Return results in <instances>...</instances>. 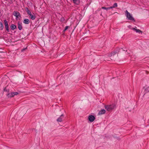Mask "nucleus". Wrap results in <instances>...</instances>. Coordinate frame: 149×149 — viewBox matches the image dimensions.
I'll list each match as a JSON object with an SVG mask.
<instances>
[{"instance_id": "nucleus-23", "label": "nucleus", "mask_w": 149, "mask_h": 149, "mask_svg": "<svg viewBox=\"0 0 149 149\" xmlns=\"http://www.w3.org/2000/svg\"><path fill=\"white\" fill-rule=\"evenodd\" d=\"M13 94L14 96L15 95H18L19 94V93H18L17 92H13Z\"/></svg>"}, {"instance_id": "nucleus-1", "label": "nucleus", "mask_w": 149, "mask_h": 149, "mask_svg": "<svg viewBox=\"0 0 149 149\" xmlns=\"http://www.w3.org/2000/svg\"><path fill=\"white\" fill-rule=\"evenodd\" d=\"M126 16L128 19L130 20L135 22L134 19L132 17V15L129 13L127 10L125 11Z\"/></svg>"}, {"instance_id": "nucleus-20", "label": "nucleus", "mask_w": 149, "mask_h": 149, "mask_svg": "<svg viewBox=\"0 0 149 149\" xmlns=\"http://www.w3.org/2000/svg\"><path fill=\"white\" fill-rule=\"evenodd\" d=\"M65 20V19L63 17H62L60 18V21L61 22H63Z\"/></svg>"}, {"instance_id": "nucleus-15", "label": "nucleus", "mask_w": 149, "mask_h": 149, "mask_svg": "<svg viewBox=\"0 0 149 149\" xmlns=\"http://www.w3.org/2000/svg\"><path fill=\"white\" fill-rule=\"evenodd\" d=\"M3 91L5 92H8V93L10 92L9 88H8V86H6L3 89Z\"/></svg>"}, {"instance_id": "nucleus-12", "label": "nucleus", "mask_w": 149, "mask_h": 149, "mask_svg": "<svg viewBox=\"0 0 149 149\" xmlns=\"http://www.w3.org/2000/svg\"><path fill=\"white\" fill-rule=\"evenodd\" d=\"M23 23L26 24H28L30 23V20L27 19H24L23 21Z\"/></svg>"}, {"instance_id": "nucleus-7", "label": "nucleus", "mask_w": 149, "mask_h": 149, "mask_svg": "<svg viewBox=\"0 0 149 149\" xmlns=\"http://www.w3.org/2000/svg\"><path fill=\"white\" fill-rule=\"evenodd\" d=\"M88 119L90 122H93L95 119V118L94 116L90 115L88 116Z\"/></svg>"}, {"instance_id": "nucleus-9", "label": "nucleus", "mask_w": 149, "mask_h": 149, "mask_svg": "<svg viewBox=\"0 0 149 149\" xmlns=\"http://www.w3.org/2000/svg\"><path fill=\"white\" fill-rule=\"evenodd\" d=\"M25 10L26 11L27 13V14L29 15H31V14H32L30 10L28 8L26 7L25 8Z\"/></svg>"}, {"instance_id": "nucleus-5", "label": "nucleus", "mask_w": 149, "mask_h": 149, "mask_svg": "<svg viewBox=\"0 0 149 149\" xmlns=\"http://www.w3.org/2000/svg\"><path fill=\"white\" fill-rule=\"evenodd\" d=\"M13 15L16 17V18H19L21 17V15L19 12L15 11L13 12Z\"/></svg>"}, {"instance_id": "nucleus-11", "label": "nucleus", "mask_w": 149, "mask_h": 149, "mask_svg": "<svg viewBox=\"0 0 149 149\" xmlns=\"http://www.w3.org/2000/svg\"><path fill=\"white\" fill-rule=\"evenodd\" d=\"M106 112V111L105 110L103 109L101 110L99 112L98 114L99 115H101L102 114H104Z\"/></svg>"}, {"instance_id": "nucleus-22", "label": "nucleus", "mask_w": 149, "mask_h": 149, "mask_svg": "<svg viewBox=\"0 0 149 149\" xmlns=\"http://www.w3.org/2000/svg\"><path fill=\"white\" fill-rule=\"evenodd\" d=\"M114 8H115L116 7H117L118 6V5L117 3H115L113 6Z\"/></svg>"}, {"instance_id": "nucleus-6", "label": "nucleus", "mask_w": 149, "mask_h": 149, "mask_svg": "<svg viewBox=\"0 0 149 149\" xmlns=\"http://www.w3.org/2000/svg\"><path fill=\"white\" fill-rule=\"evenodd\" d=\"M64 117V115L63 114H61L60 116L57 119V121L58 122H61Z\"/></svg>"}, {"instance_id": "nucleus-26", "label": "nucleus", "mask_w": 149, "mask_h": 149, "mask_svg": "<svg viewBox=\"0 0 149 149\" xmlns=\"http://www.w3.org/2000/svg\"><path fill=\"white\" fill-rule=\"evenodd\" d=\"M113 8H114V7H113V6H111V7H108V8H109V10L110 9Z\"/></svg>"}, {"instance_id": "nucleus-28", "label": "nucleus", "mask_w": 149, "mask_h": 149, "mask_svg": "<svg viewBox=\"0 0 149 149\" xmlns=\"http://www.w3.org/2000/svg\"><path fill=\"white\" fill-rule=\"evenodd\" d=\"M107 60H108V61H110V60H109V59H108H108H107Z\"/></svg>"}, {"instance_id": "nucleus-27", "label": "nucleus", "mask_w": 149, "mask_h": 149, "mask_svg": "<svg viewBox=\"0 0 149 149\" xmlns=\"http://www.w3.org/2000/svg\"><path fill=\"white\" fill-rule=\"evenodd\" d=\"M65 31L66 30L64 29V30L63 31V33H64Z\"/></svg>"}, {"instance_id": "nucleus-29", "label": "nucleus", "mask_w": 149, "mask_h": 149, "mask_svg": "<svg viewBox=\"0 0 149 149\" xmlns=\"http://www.w3.org/2000/svg\"><path fill=\"white\" fill-rule=\"evenodd\" d=\"M107 60H108V61H110V60H109V59H108H108H107Z\"/></svg>"}, {"instance_id": "nucleus-21", "label": "nucleus", "mask_w": 149, "mask_h": 149, "mask_svg": "<svg viewBox=\"0 0 149 149\" xmlns=\"http://www.w3.org/2000/svg\"><path fill=\"white\" fill-rule=\"evenodd\" d=\"M101 8L102 9L106 10H109V8H108V7L107 8V7H104V6L102 7Z\"/></svg>"}, {"instance_id": "nucleus-4", "label": "nucleus", "mask_w": 149, "mask_h": 149, "mask_svg": "<svg viewBox=\"0 0 149 149\" xmlns=\"http://www.w3.org/2000/svg\"><path fill=\"white\" fill-rule=\"evenodd\" d=\"M4 23L5 27L6 30L7 32H9L10 31L8 21L6 19H5L4 20Z\"/></svg>"}, {"instance_id": "nucleus-17", "label": "nucleus", "mask_w": 149, "mask_h": 149, "mask_svg": "<svg viewBox=\"0 0 149 149\" xmlns=\"http://www.w3.org/2000/svg\"><path fill=\"white\" fill-rule=\"evenodd\" d=\"M4 26L2 23L0 22V30H2L3 29Z\"/></svg>"}, {"instance_id": "nucleus-2", "label": "nucleus", "mask_w": 149, "mask_h": 149, "mask_svg": "<svg viewBox=\"0 0 149 149\" xmlns=\"http://www.w3.org/2000/svg\"><path fill=\"white\" fill-rule=\"evenodd\" d=\"M115 105L114 104L105 106V108L107 111H111L115 107Z\"/></svg>"}, {"instance_id": "nucleus-8", "label": "nucleus", "mask_w": 149, "mask_h": 149, "mask_svg": "<svg viewBox=\"0 0 149 149\" xmlns=\"http://www.w3.org/2000/svg\"><path fill=\"white\" fill-rule=\"evenodd\" d=\"M18 28L19 30H21L22 29V22H18L17 23Z\"/></svg>"}, {"instance_id": "nucleus-19", "label": "nucleus", "mask_w": 149, "mask_h": 149, "mask_svg": "<svg viewBox=\"0 0 149 149\" xmlns=\"http://www.w3.org/2000/svg\"><path fill=\"white\" fill-rule=\"evenodd\" d=\"M145 91L146 93L149 92V87H147L145 89Z\"/></svg>"}, {"instance_id": "nucleus-18", "label": "nucleus", "mask_w": 149, "mask_h": 149, "mask_svg": "<svg viewBox=\"0 0 149 149\" xmlns=\"http://www.w3.org/2000/svg\"><path fill=\"white\" fill-rule=\"evenodd\" d=\"M30 17V18L32 20H34L36 18V16L34 15H33L32 14H31V15H29Z\"/></svg>"}, {"instance_id": "nucleus-24", "label": "nucleus", "mask_w": 149, "mask_h": 149, "mask_svg": "<svg viewBox=\"0 0 149 149\" xmlns=\"http://www.w3.org/2000/svg\"><path fill=\"white\" fill-rule=\"evenodd\" d=\"M69 27V26H66L65 28L64 29H65L66 31L67 29H68V28Z\"/></svg>"}, {"instance_id": "nucleus-3", "label": "nucleus", "mask_w": 149, "mask_h": 149, "mask_svg": "<svg viewBox=\"0 0 149 149\" xmlns=\"http://www.w3.org/2000/svg\"><path fill=\"white\" fill-rule=\"evenodd\" d=\"M120 49H119L118 48H116L115 49L112 51L110 53V54L109 55V56H113L117 53H118Z\"/></svg>"}, {"instance_id": "nucleus-16", "label": "nucleus", "mask_w": 149, "mask_h": 149, "mask_svg": "<svg viewBox=\"0 0 149 149\" xmlns=\"http://www.w3.org/2000/svg\"><path fill=\"white\" fill-rule=\"evenodd\" d=\"M132 29L133 30L136 31V32L137 33H140L142 32L139 29H136L135 28H132Z\"/></svg>"}, {"instance_id": "nucleus-13", "label": "nucleus", "mask_w": 149, "mask_h": 149, "mask_svg": "<svg viewBox=\"0 0 149 149\" xmlns=\"http://www.w3.org/2000/svg\"><path fill=\"white\" fill-rule=\"evenodd\" d=\"M10 28L11 30H14L17 29V26L14 24H12L10 26Z\"/></svg>"}, {"instance_id": "nucleus-10", "label": "nucleus", "mask_w": 149, "mask_h": 149, "mask_svg": "<svg viewBox=\"0 0 149 149\" xmlns=\"http://www.w3.org/2000/svg\"><path fill=\"white\" fill-rule=\"evenodd\" d=\"M6 95L8 97H12L14 96L13 92H11L10 93H9L7 94Z\"/></svg>"}, {"instance_id": "nucleus-25", "label": "nucleus", "mask_w": 149, "mask_h": 149, "mask_svg": "<svg viewBox=\"0 0 149 149\" xmlns=\"http://www.w3.org/2000/svg\"><path fill=\"white\" fill-rule=\"evenodd\" d=\"M27 47H26L25 48H24L23 49H22V50H21V52H24L26 49H27Z\"/></svg>"}, {"instance_id": "nucleus-14", "label": "nucleus", "mask_w": 149, "mask_h": 149, "mask_svg": "<svg viewBox=\"0 0 149 149\" xmlns=\"http://www.w3.org/2000/svg\"><path fill=\"white\" fill-rule=\"evenodd\" d=\"M73 1L74 3L77 5H79L80 3V0H73Z\"/></svg>"}]
</instances>
